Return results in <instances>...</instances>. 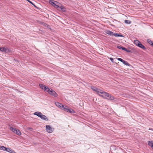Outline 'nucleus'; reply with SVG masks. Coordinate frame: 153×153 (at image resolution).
I'll list each match as a JSON object with an SVG mask.
<instances>
[{"mask_svg":"<svg viewBox=\"0 0 153 153\" xmlns=\"http://www.w3.org/2000/svg\"><path fill=\"white\" fill-rule=\"evenodd\" d=\"M113 36H120L123 37L124 36L122 35L121 34H119L117 33H113Z\"/></svg>","mask_w":153,"mask_h":153,"instance_id":"12","label":"nucleus"},{"mask_svg":"<svg viewBox=\"0 0 153 153\" xmlns=\"http://www.w3.org/2000/svg\"><path fill=\"white\" fill-rule=\"evenodd\" d=\"M138 46L140 48H141L142 49H145L146 48L145 46L143 45L141 43H140L138 45Z\"/></svg>","mask_w":153,"mask_h":153,"instance_id":"16","label":"nucleus"},{"mask_svg":"<svg viewBox=\"0 0 153 153\" xmlns=\"http://www.w3.org/2000/svg\"><path fill=\"white\" fill-rule=\"evenodd\" d=\"M152 130H153V129Z\"/></svg>","mask_w":153,"mask_h":153,"instance_id":"34","label":"nucleus"},{"mask_svg":"<svg viewBox=\"0 0 153 153\" xmlns=\"http://www.w3.org/2000/svg\"><path fill=\"white\" fill-rule=\"evenodd\" d=\"M54 6L56 8H59V5L58 4H56Z\"/></svg>","mask_w":153,"mask_h":153,"instance_id":"25","label":"nucleus"},{"mask_svg":"<svg viewBox=\"0 0 153 153\" xmlns=\"http://www.w3.org/2000/svg\"><path fill=\"white\" fill-rule=\"evenodd\" d=\"M55 104L56 106L59 108H61L62 109L64 108V106L62 104L58 102H55Z\"/></svg>","mask_w":153,"mask_h":153,"instance_id":"7","label":"nucleus"},{"mask_svg":"<svg viewBox=\"0 0 153 153\" xmlns=\"http://www.w3.org/2000/svg\"><path fill=\"white\" fill-rule=\"evenodd\" d=\"M117 59L118 61H120L122 62H123V59L120 58H117Z\"/></svg>","mask_w":153,"mask_h":153,"instance_id":"26","label":"nucleus"},{"mask_svg":"<svg viewBox=\"0 0 153 153\" xmlns=\"http://www.w3.org/2000/svg\"><path fill=\"white\" fill-rule=\"evenodd\" d=\"M125 22L126 24H130L131 23V21L130 20H125Z\"/></svg>","mask_w":153,"mask_h":153,"instance_id":"22","label":"nucleus"},{"mask_svg":"<svg viewBox=\"0 0 153 153\" xmlns=\"http://www.w3.org/2000/svg\"><path fill=\"white\" fill-rule=\"evenodd\" d=\"M67 107L66 106H65V107H64V108H63V109L64 111H66L68 112H69L70 113H72V112H73L74 111L72 109H69L68 108H66Z\"/></svg>","mask_w":153,"mask_h":153,"instance_id":"8","label":"nucleus"},{"mask_svg":"<svg viewBox=\"0 0 153 153\" xmlns=\"http://www.w3.org/2000/svg\"><path fill=\"white\" fill-rule=\"evenodd\" d=\"M106 33L108 34L109 35L113 36V33L110 31H107Z\"/></svg>","mask_w":153,"mask_h":153,"instance_id":"18","label":"nucleus"},{"mask_svg":"<svg viewBox=\"0 0 153 153\" xmlns=\"http://www.w3.org/2000/svg\"><path fill=\"white\" fill-rule=\"evenodd\" d=\"M125 65H126L129 66L130 65L126 61H125L124 60H123V62H122Z\"/></svg>","mask_w":153,"mask_h":153,"instance_id":"17","label":"nucleus"},{"mask_svg":"<svg viewBox=\"0 0 153 153\" xmlns=\"http://www.w3.org/2000/svg\"><path fill=\"white\" fill-rule=\"evenodd\" d=\"M10 129L12 131L18 135H20L21 134V132L18 129L16 128H14L12 127H10Z\"/></svg>","mask_w":153,"mask_h":153,"instance_id":"2","label":"nucleus"},{"mask_svg":"<svg viewBox=\"0 0 153 153\" xmlns=\"http://www.w3.org/2000/svg\"><path fill=\"white\" fill-rule=\"evenodd\" d=\"M44 90L45 91H46L47 92H48V93L50 92L49 91L51 90V88L49 89L48 88L47 86H46L45 87V88H44Z\"/></svg>","mask_w":153,"mask_h":153,"instance_id":"15","label":"nucleus"},{"mask_svg":"<svg viewBox=\"0 0 153 153\" xmlns=\"http://www.w3.org/2000/svg\"><path fill=\"white\" fill-rule=\"evenodd\" d=\"M43 25H44V26H46V25H46V24H45V23H44V24H43Z\"/></svg>","mask_w":153,"mask_h":153,"instance_id":"33","label":"nucleus"},{"mask_svg":"<svg viewBox=\"0 0 153 153\" xmlns=\"http://www.w3.org/2000/svg\"><path fill=\"white\" fill-rule=\"evenodd\" d=\"M40 117L43 120H45L47 121L48 120V119L47 117L45 115L42 114Z\"/></svg>","mask_w":153,"mask_h":153,"instance_id":"9","label":"nucleus"},{"mask_svg":"<svg viewBox=\"0 0 153 153\" xmlns=\"http://www.w3.org/2000/svg\"><path fill=\"white\" fill-rule=\"evenodd\" d=\"M100 96L108 100H112L114 99V96H112L111 94L103 91H102V92H100Z\"/></svg>","mask_w":153,"mask_h":153,"instance_id":"1","label":"nucleus"},{"mask_svg":"<svg viewBox=\"0 0 153 153\" xmlns=\"http://www.w3.org/2000/svg\"><path fill=\"white\" fill-rule=\"evenodd\" d=\"M28 2H29V3H30V4H32L35 7L37 8V7L33 4V3L31 1H30L29 0H26Z\"/></svg>","mask_w":153,"mask_h":153,"instance_id":"24","label":"nucleus"},{"mask_svg":"<svg viewBox=\"0 0 153 153\" xmlns=\"http://www.w3.org/2000/svg\"><path fill=\"white\" fill-rule=\"evenodd\" d=\"M62 10L64 12H65L66 11V9L64 7L62 8Z\"/></svg>","mask_w":153,"mask_h":153,"instance_id":"28","label":"nucleus"},{"mask_svg":"<svg viewBox=\"0 0 153 153\" xmlns=\"http://www.w3.org/2000/svg\"><path fill=\"white\" fill-rule=\"evenodd\" d=\"M63 7H64L63 6H59V8L60 9H61V10L62 9V8H63Z\"/></svg>","mask_w":153,"mask_h":153,"instance_id":"30","label":"nucleus"},{"mask_svg":"<svg viewBox=\"0 0 153 153\" xmlns=\"http://www.w3.org/2000/svg\"><path fill=\"white\" fill-rule=\"evenodd\" d=\"M42 114V113L39 112H36L34 113V115H37L40 117H41Z\"/></svg>","mask_w":153,"mask_h":153,"instance_id":"13","label":"nucleus"},{"mask_svg":"<svg viewBox=\"0 0 153 153\" xmlns=\"http://www.w3.org/2000/svg\"><path fill=\"white\" fill-rule=\"evenodd\" d=\"M5 151H6L7 152H11V153L14 152V151L13 150L11 149H10V148H6Z\"/></svg>","mask_w":153,"mask_h":153,"instance_id":"11","label":"nucleus"},{"mask_svg":"<svg viewBox=\"0 0 153 153\" xmlns=\"http://www.w3.org/2000/svg\"><path fill=\"white\" fill-rule=\"evenodd\" d=\"M91 88L94 91L97 92V94L99 95H100V92H102V91L100 89H98L96 87H94V86H91Z\"/></svg>","mask_w":153,"mask_h":153,"instance_id":"4","label":"nucleus"},{"mask_svg":"<svg viewBox=\"0 0 153 153\" xmlns=\"http://www.w3.org/2000/svg\"><path fill=\"white\" fill-rule=\"evenodd\" d=\"M148 144L153 149V141H149L148 142Z\"/></svg>","mask_w":153,"mask_h":153,"instance_id":"14","label":"nucleus"},{"mask_svg":"<svg viewBox=\"0 0 153 153\" xmlns=\"http://www.w3.org/2000/svg\"><path fill=\"white\" fill-rule=\"evenodd\" d=\"M49 94H50L52 95L54 97H56L57 95L56 93L53 91L52 89H51V90L49 91Z\"/></svg>","mask_w":153,"mask_h":153,"instance_id":"6","label":"nucleus"},{"mask_svg":"<svg viewBox=\"0 0 153 153\" xmlns=\"http://www.w3.org/2000/svg\"><path fill=\"white\" fill-rule=\"evenodd\" d=\"M110 59L112 61V62H113V59L112 58H110Z\"/></svg>","mask_w":153,"mask_h":153,"instance_id":"31","label":"nucleus"},{"mask_svg":"<svg viewBox=\"0 0 153 153\" xmlns=\"http://www.w3.org/2000/svg\"><path fill=\"white\" fill-rule=\"evenodd\" d=\"M122 49L125 51H127V49L124 47H123V48H122Z\"/></svg>","mask_w":153,"mask_h":153,"instance_id":"29","label":"nucleus"},{"mask_svg":"<svg viewBox=\"0 0 153 153\" xmlns=\"http://www.w3.org/2000/svg\"><path fill=\"white\" fill-rule=\"evenodd\" d=\"M49 2L50 4L53 6L55 5L56 4H58L57 1L53 0H50Z\"/></svg>","mask_w":153,"mask_h":153,"instance_id":"10","label":"nucleus"},{"mask_svg":"<svg viewBox=\"0 0 153 153\" xmlns=\"http://www.w3.org/2000/svg\"><path fill=\"white\" fill-rule=\"evenodd\" d=\"M134 44L137 46L139 44L141 43L140 41H139L138 40H135L134 42Z\"/></svg>","mask_w":153,"mask_h":153,"instance_id":"20","label":"nucleus"},{"mask_svg":"<svg viewBox=\"0 0 153 153\" xmlns=\"http://www.w3.org/2000/svg\"><path fill=\"white\" fill-rule=\"evenodd\" d=\"M46 130L48 133H51L53 131L52 128L49 125H46Z\"/></svg>","mask_w":153,"mask_h":153,"instance_id":"5","label":"nucleus"},{"mask_svg":"<svg viewBox=\"0 0 153 153\" xmlns=\"http://www.w3.org/2000/svg\"><path fill=\"white\" fill-rule=\"evenodd\" d=\"M6 148L4 146H0V149L4 151H5Z\"/></svg>","mask_w":153,"mask_h":153,"instance_id":"23","label":"nucleus"},{"mask_svg":"<svg viewBox=\"0 0 153 153\" xmlns=\"http://www.w3.org/2000/svg\"><path fill=\"white\" fill-rule=\"evenodd\" d=\"M0 51L4 53H9L10 50L7 48L1 47L0 48Z\"/></svg>","mask_w":153,"mask_h":153,"instance_id":"3","label":"nucleus"},{"mask_svg":"<svg viewBox=\"0 0 153 153\" xmlns=\"http://www.w3.org/2000/svg\"><path fill=\"white\" fill-rule=\"evenodd\" d=\"M147 42L150 44L152 45V46L153 45V42L152 41L149 39H148L147 40Z\"/></svg>","mask_w":153,"mask_h":153,"instance_id":"21","label":"nucleus"},{"mask_svg":"<svg viewBox=\"0 0 153 153\" xmlns=\"http://www.w3.org/2000/svg\"><path fill=\"white\" fill-rule=\"evenodd\" d=\"M117 48L120 49H122V48H123V47H122L121 46H117Z\"/></svg>","mask_w":153,"mask_h":153,"instance_id":"27","label":"nucleus"},{"mask_svg":"<svg viewBox=\"0 0 153 153\" xmlns=\"http://www.w3.org/2000/svg\"><path fill=\"white\" fill-rule=\"evenodd\" d=\"M39 86L41 88H42V89H43V90L44 89V88H45V87L46 86V85H44L41 84H39Z\"/></svg>","mask_w":153,"mask_h":153,"instance_id":"19","label":"nucleus"},{"mask_svg":"<svg viewBox=\"0 0 153 153\" xmlns=\"http://www.w3.org/2000/svg\"><path fill=\"white\" fill-rule=\"evenodd\" d=\"M126 51L128 52H130V50H128L127 49V51Z\"/></svg>","mask_w":153,"mask_h":153,"instance_id":"32","label":"nucleus"}]
</instances>
